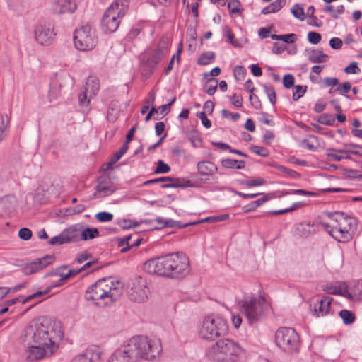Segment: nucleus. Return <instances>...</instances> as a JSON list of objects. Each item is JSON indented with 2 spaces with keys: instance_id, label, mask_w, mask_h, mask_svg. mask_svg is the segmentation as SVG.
Listing matches in <instances>:
<instances>
[{
  "instance_id": "obj_8",
  "label": "nucleus",
  "mask_w": 362,
  "mask_h": 362,
  "mask_svg": "<svg viewBox=\"0 0 362 362\" xmlns=\"http://www.w3.org/2000/svg\"><path fill=\"white\" fill-rule=\"evenodd\" d=\"M240 313L244 315L250 323L258 322L263 317L267 308V303L264 296L245 298L238 303Z\"/></svg>"
},
{
  "instance_id": "obj_31",
  "label": "nucleus",
  "mask_w": 362,
  "mask_h": 362,
  "mask_svg": "<svg viewBox=\"0 0 362 362\" xmlns=\"http://www.w3.org/2000/svg\"><path fill=\"white\" fill-rule=\"evenodd\" d=\"M61 84L58 83L56 81L52 83L48 93V97L50 102L57 100L61 95Z\"/></svg>"
},
{
  "instance_id": "obj_4",
  "label": "nucleus",
  "mask_w": 362,
  "mask_h": 362,
  "mask_svg": "<svg viewBox=\"0 0 362 362\" xmlns=\"http://www.w3.org/2000/svg\"><path fill=\"white\" fill-rule=\"evenodd\" d=\"M320 224L336 240L346 243L352 238V233L356 226V220L343 212H327L326 219L321 221Z\"/></svg>"
},
{
  "instance_id": "obj_45",
  "label": "nucleus",
  "mask_w": 362,
  "mask_h": 362,
  "mask_svg": "<svg viewBox=\"0 0 362 362\" xmlns=\"http://www.w3.org/2000/svg\"><path fill=\"white\" fill-rule=\"evenodd\" d=\"M266 181L260 177L252 180H245L241 182V184L248 187L260 186L265 184Z\"/></svg>"
},
{
  "instance_id": "obj_54",
  "label": "nucleus",
  "mask_w": 362,
  "mask_h": 362,
  "mask_svg": "<svg viewBox=\"0 0 362 362\" xmlns=\"http://www.w3.org/2000/svg\"><path fill=\"white\" fill-rule=\"evenodd\" d=\"M321 39V35L318 33L311 31L308 33V40L311 44L317 45L320 42Z\"/></svg>"
},
{
  "instance_id": "obj_62",
  "label": "nucleus",
  "mask_w": 362,
  "mask_h": 362,
  "mask_svg": "<svg viewBox=\"0 0 362 362\" xmlns=\"http://www.w3.org/2000/svg\"><path fill=\"white\" fill-rule=\"evenodd\" d=\"M88 97H89V93L84 89V91L78 95V103L81 106H88L90 102Z\"/></svg>"
},
{
  "instance_id": "obj_52",
  "label": "nucleus",
  "mask_w": 362,
  "mask_h": 362,
  "mask_svg": "<svg viewBox=\"0 0 362 362\" xmlns=\"http://www.w3.org/2000/svg\"><path fill=\"white\" fill-rule=\"evenodd\" d=\"M95 218L100 222H107L110 221L113 218V215L111 213L103 211L99 212L95 215Z\"/></svg>"
},
{
  "instance_id": "obj_34",
  "label": "nucleus",
  "mask_w": 362,
  "mask_h": 362,
  "mask_svg": "<svg viewBox=\"0 0 362 362\" xmlns=\"http://www.w3.org/2000/svg\"><path fill=\"white\" fill-rule=\"evenodd\" d=\"M170 180L163 181L165 182L161 185L162 188H168V187H188L190 186L189 185V181H187L186 184H181L180 180L179 178H173L170 177Z\"/></svg>"
},
{
  "instance_id": "obj_10",
  "label": "nucleus",
  "mask_w": 362,
  "mask_h": 362,
  "mask_svg": "<svg viewBox=\"0 0 362 362\" xmlns=\"http://www.w3.org/2000/svg\"><path fill=\"white\" fill-rule=\"evenodd\" d=\"M275 341L280 349L288 353L296 352L300 347L299 335L293 328H279L275 333Z\"/></svg>"
},
{
  "instance_id": "obj_47",
  "label": "nucleus",
  "mask_w": 362,
  "mask_h": 362,
  "mask_svg": "<svg viewBox=\"0 0 362 362\" xmlns=\"http://www.w3.org/2000/svg\"><path fill=\"white\" fill-rule=\"evenodd\" d=\"M264 90L272 105L276 103V95L274 88L272 86H263Z\"/></svg>"
},
{
  "instance_id": "obj_46",
  "label": "nucleus",
  "mask_w": 362,
  "mask_h": 362,
  "mask_svg": "<svg viewBox=\"0 0 362 362\" xmlns=\"http://www.w3.org/2000/svg\"><path fill=\"white\" fill-rule=\"evenodd\" d=\"M307 86L298 85L294 87L292 98L294 101H297L306 92Z\"/></svg>"
},
{
  "instance_id": "obj_53",
  "label": "nucleus",
  "mask_w": 362,
  "mask_h": 362,
  "mask_svg": "<svg viewBox=\"0 0 362 362\" xmlns=\"http://www.w3.org/2000/svg\"><path fill=\"white\" fill-rule=\"evenodd\" d=\"M286 3V0H276L269 4L272 13L278 12Z\"/></svg>"
},
{
  "instance_id": "obj_40",
  "label": "nucleus",
  "mask_w": 362,
  "mask_h": 362,
  "mask_svg": "<svg viewBox=\"0 0 362 362\" xmlns=\"http://www.w3.org/2000/svg\"><path fill=\"white\" fill-rule=\"evenodd\" d=\"M339 315L345 325H350L353 323L355 320L354 314L348 310H341L339 313Z\"/></svg>"
},
{
  "instance_id": "obj_32",
  "label": "nucleus",
  "mask_w": 362,
  "mask_h": 362,
  "mask_svg": "<svg viewBox=\"0 0 362 362\" xmlns=\"http://www.w3.org/2000/svg\"><path fill=\"white\" fill-rule=\"evenodd\" d=\"M128 148L129 146H127V144H123L119 151L115 152L112 157L110 158V161L107 163V165L111 166L116 163L126 153Z\"/></svg>"
},
{
  "instance_id": "obj_59",
  "label": "nucleus",
  "mask_w": 362,
  "mask_h": 362,
  "mask_svg": "<svg viewBox=\"0 0 362 362\" xmlns=\"http://www.w3.org/2000/svg\"><path fill=\"white\" fill-rule=\"evenodd\" d=\"M344 71L346 74H358L361 69L358 68L357 63L353 62L349 66H346Z\"/></svg>"
},
{
  "instance_id": "obj_20",
  "label": "nucleus",
  "mask_w": 362,
  "mask_h": 362,
  "mask_svg": "<svg viewBox=\"0 0 362 362\" xmlns=\"http://www.w3.org/2000/svg\"><path fill=\"white\" fill-rule=\"evenodd\" d=\"M116 188L112 185L109 179L105 177L98 178V185L95 187L96 192L102 197L112 194Z\"/></svg>"
},
{
  "instance_id": "obj_58",
  "label": "nucleus",
  "mask_w": 362,
  "mask_h": 362,
  "mask_svg": "<svg viewBox=\"0 0 362 362\" xmlns=\"http://www.w3.org/2000/svg\"><path fill=\"white\" fill-rule=\"evenodd\" d=\"M18 236L24 240H28L32 237V231L27 228H21L18 231Z\"/></svg>"
},
{
  "instance_id": "obj_11",
  "label": "nucleus",
  "mask_w": 362,
  "mask_h": 362,
  "mask_svg": "<svg viewBox=\"0 0 362 362\" xmlns=\"http://www.w3.org/2000/svg\"><path fill=\"white\" fill-rule=\"evenodd\" d=\"M170 254H169L145 262L143 269L148 274L170 279Z\"/></svg>"
},
{
  "instance_id": "obj_3",
  "label": "nucleus",
  "mask_w": 362,
  "mask_h": 362,
  "mask_svg": "<svg viewBox=\"0 0 362 362\" xmlns=\"http://www.w3.org/2000/svg\"><path fill=\"white\" fill-rule=\"evenodd\" d=\"M123 293V286L119 281L104 278L91 285L86 291L85 299L95 305L103 308L110 305Z\"/></svg>"
},
{
  "instance_id": "obj_28",
  "label": "nucleus",
  "mask_w": 362,
  "mask_h": 362,
  "mask_svg": "<svg viewBox=\"0 0 362 362\" xmlns=\"http://www.w3.org/2000/svg\"><path fill=\"white\" fill-rule=\"evenodd\" d=\"M100 88V84L98 80L95 77H89L84 86V89L86 92L89 93V98L93 95H95L98 91Z\"/></svg>"
},
{
  "instance_id": "obj_51",
  "label": "nucleus",
  "mask_w": 362,
  "mask_h": 362,
  "mask_svg": "<svg viewBox=\"0 0 362 362\" xmlns=\"http://www.w3.org/2000/svg\"><path fill=\"white\" fill-rule=\"evenodd\" d=\"M277 169L279 172L286 174L288 176L293 177V178H299L300 177V175L291 169H288L283 165H279L277 167Z\"/></svg>"
},
{
  "instance_id": "obj_44",
  "label": "nucleus",
  "mask_w": 362,
  "mask_h": 362,
  "mask_svg": "<svg viewBox=\"0 0 362 362\" xmlns=\"http://www.w3.org/2000/svg\"><path fill=\"white\" fill-rule=\"evenodd\" d=\"M304 204L303 202H296V203H294L291 207L289 208H287V209H281V210H275V211H270L269 213L271 214H273V215H280V214H286V213H288V212H291L293 211H295L299 208H300L301 206H303Z\"/></svg>"
},
{
  "instance_id": "obj_17",
  "label": "nucleus",
  "mask_w": 362,
  "mask_h": 362,
  "mask_svg": "<svg viewBox=\"0 0 362 362\" xmlns=\"http://www.w3.org/2000/svg\"><path fill=\"white\" fill-rule=\"evenodd\" d=\"M79 0H57L53 6V12L56 14L74 13Z\"/></svg>"
},
{
  "instance_id": "obj_24",
  "label": "nucleus",
  "mask_w": 362,
  "mask_h": 362,
  "mask_svg": "<svg viewBox=\"0 0 362 362\" xmlns=\"http://www.w3.org/2000/svg\"><path fill=\"white\" fill-rule=\"evenodd\" d=\"M197 170L201 175L210 176L218 170V168L210 161H200L197 163Z\"/></svg>"
},
{
  "instance_id": "obj_63",
  "label": "nucleus",
  "mask_w": 362,
  "mask_h": 362,
  "mask_svg": "<svg viewBox=\"0 0 362 362\" xmlns=\"http://www.w3.org/2000/svg\"><path fill=\"white\" fill-rule=\"evenodd\" d=\"M249 99L250 100L252 106L254 108H255L257 110H259L261 108L262 104H261V102L257 95L252 93V94H250Z\"/></svg>"
},
{
  "instance_id": "obj_21",
  "label": "nucleus",
  "mask_w": 362,
  "mask_h": 362,
  "mask_svg": "<svg viewBox=\"0 0 362 362\" xmlns=\"http://www.w3.org/2000/svg\"><path fill=\"white\" fill-rule=\"evenodd\" d=\"M102 352L98 346H90L86 349V351L77 355L81 357L84 362H100Z\"/></svg>"
},
{
  "instance_id": "obj_37",
  "label": "nucleus",
  "mask_w": 362,
  "mask_h": 362,
  "mask_svg": "<svg viewBox=\"0 0 362 362\" xmlns=\"http://www.w3.org/2000/svg\"><path fill=\"white\" fill-rule=\"evenodd\" d=\"M215 58V54L213 52H207L201 54L197 60V63L200 65L205 66L212 62Z\"/></svg>"
},
{
  "instance_id": "obj_38",
  "label": "nucleus",
  "mask_w": 362,
  "mask_h": 362,
  "mask_svg": "<svg viewBox=\"0 0 362 362\" xmlns=\"http://www.w3.org/2000/svg\"><path fill=\"white\" fill-rule=\"evenodd\" d=\"M332 151H336L338 153H327V158L331 160H335V161H340L344 158H349V156H348V151H344V150H334L332 149Z\"/></svg>"
},
{
  "instance_id": "obj_43",
  "label": "nucleus",
  "mask_w": 362,
  "mask_h": 362,
  "mask_svg": "<svg viewBox=\"0 0 362 362\" xmlns=\"http://www.w3.org/2000/svg\"><path fill=\"white\" fill-rule=\"evenodd\" d=\"M218 81L215 78L208 79L205 84V91L209 95L214 94L217 89Z\"/></svg>"
},
{
  "instance_id": "obj_15",
  "label": "nucleus",
  "mask_w": 362,
  "mask_h": 362,
  "mask_svg": "<svg viewBox=\"0 0 362 362\" xmlns=\"http://www.w3.org/2000/svg\"><path fill=\"white\" fill-rule=\"evenodd\" d=\"M54 259V257L53 256L48 255L40 259H36L26 264L23 268V272L27 275L36 273L50 264Z\"/></svg>"
},
{
  "instance_id": "obj_30",
  "label": "nucleus",
  "mask_w": 362,
  "mask_h": 362,
  "mask_svg": "<svg viewBox=\"0 0 362 362\" xmlns=\"http://www.w3.org/2000/svg\"><path fill=\"white\" fill-rule=\"evenodd\" d=\"M9 119L6 114L0 113V141L4 139L8 132Z\"/></svg>"
},
{
  "instance_id": "obj_64",
  "label": "nucleus",
  "mask_w": 362,
  "mask_h": 362,
  "mask_svg": "<svg viewBox=\"0 0 362 362\" xmlns=\"http://www.w3.org/2000/svg\"><path fill=\"white\" fill-rule=\"evenodd\" d=\"M342 40L338 37L331 38L329 45L334 49H339L342 47Z\"/></svg>"
},
{
  "instance_id": "obj_48",
  "label": "nucleus",
  "mask_w": 362,
  "mask_h": 362,
  "mask_svg": "<svg viewBox=\"0 0 362 362\" xmlns=\"http://www.w3.org/2000/svg\"><path fill=\"white\" fill-rule=\"evenodd\" d=\"M317 121L320 124L332 126L335 122V118L331 115L323 114L319 117Z\"/></svg>"
},
{
  "instance_id": "obj_60",
  "label": "nucleus",
  "mask_w": 362,
  "mask_h": 362,
  "mask_svg": "<svg viewBox=\"0 0 362 362\" xmlns=\"http://www.w3.org/2000/svg\"><path fill=\"white\" fill-rule=\"evenodd\" d=\"M294 77L291 74H286L283 78V84L286 88H290L294 85Z\"/></svg>"
},
{
  "instance_id": "obj_1",
  "label": "nucleus",
  "mask_w": 362,
  "mask_h": 362,
  "mask_svg": "<svg viewBox=\"0 0 362 362\" xmlns=\"http://www.w3.org/2000/svg\"><path fill=\"white\" fill-rule=\"evenodd\" d=\"M54 322L45 316L33 320L23 330L21 340L26 347V358L35 361L51 356L58 349L53 341Z\"/></svg>"
},
{
  "instance_id": "obj_29",
  "label": "nucleus",
  "mask_w": 362,
  "mask_h": 362,
  "mask_svg": "<svg viewBox=\"0 0 362 362\" xmlns=\"http://www.w3.org/2000/svg\"><path fill=\"white\" fill-rule=\"evenodd\" d=\"M221 165L225 168L229 169H244L245 167V163L243 160H238L234 159H223L221 162Z\"/></svg>"
},
{
  "instance_id": "obj_23",
  "label": "nucleus",
  "mask_w": 362,
  "mask_h": 362,
  "mask_svg": "<svg viewBox=\"0 0 362 362\" xmlns=\"http://www.w3.org/2000/svg\"><path fill=\"white\" fill-rule=\"evenodd\" d=\"M17 200L14 196H6L0 199V213L9 214L14 210Z\"/></svg>"
},
{
  "instance_id": "obj_16",
  "label": "nucleus",
  "mask_w": 362,
  "mask_h": 362,
  "mask_svg": "<svg viewBox=\"0 0 362 362\" xmlns=\"http://www.w3.org/2000/svg\"><path fill=\"white\" fill-rule=\"evenodd\" d=\"M72 230H75L74 242L78 240H91L99 236V231L96 228H83L79 225H74L72 226Z\"/></svg>"
},
{
  "instance_id": "obj_7",
  "label": "nucleus",
  "mask_w": 362,
  "mask_h": 362,
  "mask_svg": "<svg viewBox=\"0 0 362 362\" xmlns=\"http://www.w3.org/2000/svg\"><path fill=\"white\" fill-rule=\"evenodd\" d=\"M129 0H115L103 14L101 26L105 32H115L125 15Z\"/></svg>"
},
{
  "instance_id": "obj_27",
  "label": "nucleus",
  "mask_w": 362,
  "mask_h": 362,
  "mask_svg": "<svg viewBox=\"0 0 362 362\" xmlns=\"http://www.w3.org/2000/svg\"><path fill=\"white\" fill-rule=\"evenodd\" d=\"M329 56L320 49L311 50L308 57V61L315 64L326 62Z\"/></svg>"
},
{
  "instance_id": "obj_19",
  "label": "nucleus",
  "mask_w": 362,
  "mask_h": 362,
  "mask_svg": "<svg viewBox=\"0 0 362 362\" xmlns=\"http://www.w3.org/2000/svg\"><path fill=\"white\" fill-rule=\"evenodd\" d=\"M332 298L328 296L322 297L314 305L313 315L317 317H323L327 315L330 310V305Z\"/></svg>"
},
{
  "instance_id": "obj_39",
  "label": "nucleus",
  "mask_w": 362,
  "mask_h": 362,
  "mask_svg": "<svg viewBox=\"0 0 362 362\" xmlns=\"http://www.w3.org/2000/svg\"><path fill=\"white\" fill-rule=\"evenodd\" d=\"M268 200V198L267 197H264L262 199L255 200L250 203L249 204H247L243 207V210L245 212H250L255 210L257 207H259L260 205H262L263 203L267 202Z\"/></svg>"
},
{
  "instance_id": "obj_57",
  "label": "nucleus",
  "mask_w": 362,
  "mask_h": 362,
  "mask_svg": "<svg viewBox=\"0 0 362 362\" xmlns=\"http://www.w3.org/2000/svg\"><path fill=\"white\" fill-rule=\"evenodd\" d=\"M251 151L262 157H267L269 156V151L267 148L258 146H254L251 147Z\"/></svg>"
},
{
  "instance_id": "obj_18",
  "label": "nucleus",
  "mask_w": 362,
  "mask_h": 362,
  "mask_svg": "<svg viewBox=\"0 0 362 362\" xmlns=\"http://www.w3.org/2000/svg\"><path fill=\"white\" fill-rule=\"evenodd\" d=\"M75 230L72 226L64 230L59 235L52 238L49 242L51 245H61L74 242Z\"/></svg>"
},
{
  "instance_id": "obj_41",
  "label": "nucleus",
  "mask_w": 362,
  "mask_h": 362,
  "mask_svg": "<svg viewBox=\"0 0 362 362\" xmlns=\"http://www.w3.org/2000/svg\"><path fill=\"white\" fill-rule=\"evenodd\" d=\"M155 221L159 225V226H153L154 229H160L164 227H174L177 226V222L172 219L164 220L162 218L158 217L155 220Z\"/></svg>"
},
{
  "instance_id": "obj_49",
  "label": "nucleus",
  "mask_w": 362,
  "mask_h": 362,
  "mask_svg": "<svg viewBox=\"0 0 362 362\" xmlns=\"http://www.w3.org/2000/svg\"><path fill=\"white\" fill-rule=\"evenodd\" d=\"M80 272H81L80 269H71L66 274H60V279L58 280L57 283H56L55 284L57 285V286H60L62 285V282L64 280H66L71 276L77 275Z\"/></svg>"
},
{
  "instance_id": "obj_35",
  "label": "nucleus",
  "mask_w": 362,
  "mask_h": 362,
  "mask_svg": "<svg viewBox=\"0 0 362 362\" xmlns=\"http://www.w3.org/2000/svg\"><path fill=\"white\" fill-rule=\"evenodd\" d=\"M291 13L293 15V16L301 21H303L305 18V13L304 11V8L303 6L299 4H296L291 8Z\"/></svg>"
},
{
  "instance_id": "obj_14",
  "label": "nucleus",
  "mask_w": 362,
  "mask_h": 362,
  "mask_svg": "<svg viewBox=\"0 0 362 362\" xmlns=\"http://www.w3.org/2000/svg\"><path fill=\"white\" fill-rule=\"evenodd\" d=\"M35 37L37 42L43 46L50 45L54 40L56 33L54 26L49 23L37 25L35 28Z\"/></svg>"
},
{
  "instance_id": "obj_6",
  "label": "nucleus",
  "mask_w": 362,
  "mask_h": 362,
  "mask_svg": "<svg viewBox=\"0 0 362 362\" xmlns=\"http://www.w3.org/2000/svg\"><path fill=\"white\" fill-rule=\"evenodd\" d=\"M227 322L220 316L209 315L204 318L199 329V337L206 341H214L228 333Z\"/></svg>"
},
{
  "instance_id": "obj_22",
  "label": "nucleus",
  "mask_w": 362,
  "mask_h": 362,
  "mask_svg": "<svg viewBox=\"0 0 362 362\" xmlns=\"http://www.w3.org/2000/svg\"><path fill=\"white\" fill-rule=\"evenodd\" d=\"M323 290L329 294L341 295L351 297L350 294L347 295V289L344 283L335 282L328 284L325 286Z\"/></svg>"
},
{
  "instance_id": "obj_26",
  "label": "nucleus",
  "mask_w": 362,
  "mask_h": 362,
  "mask_svg": "<svg viewBox=\"0 0 362 362\" xmlns=\"http://www.w3.org/2000/svg\"><path fill=\"white\" fill-rule=\"evenodd\" d=\"M296 230L299 235L308 237L315 232V228L314 223H311L310 221H305L296 226Z\"/></svg>"
},
{
  "instance_id": "obj_33",
  "label": "nucleus",
  "mask_w": 362,
  "mask_h": 362,
  "mask_svg": "<svg viewBox=\"0 0 362 362\" xmlns=\"http://www.w3.org/2000/svg\"><path fill=\"white\" fill-rule=\"evenodd\" d=\"M119 105L118 103V101L114 100L112 101L109 105V110H108V115L107 118L108 119L115 120L117 117L119 115Z\"/></svg>"
},
{
  "instance_id": "obj_42",
  "label": "nucleus",
  "mask_w": 362,
  "mask_h": 362,
  "mask_svg": "<svg viewBox=\"0 0 362 362\" xmlns=\"http://www.w3.org/2000/svg\"><path fill=\"white\" fill-rule=\"evenodd\" d=\"M228 8L232 14H240L243 11L241 4L238 0H230Z\"/></svg>"
},
{
  "instance_id": "obj_9",
  "label": "nucleus",
  "mask_w": 362,
  "mask_h": 362,
  "mask_svg": "<svg viewBox=\"0 0 362 362\" xmlns=\"http://www.w3.org/2000/svg\"><path fill=\"white\" fill-rule=\"evenodd\" d=\"M74 45L80 51L87 52L94 49L98 43L95 30L88 24L82 25L74 33Z\"/></svg>"
},
{
  "instance_id": "obj_2",
  "label": "nucleus",
  "mask_w": 362,
  "mask_h": 362,
  "mask_svg": "<svg viewBox=\"0 0 362 362\" xmlns=\"http://www.w3.org/2000/svg\"><path fill=\"white\" fill-rule=\"evenodd\" d=\"M162 352L159 339L138 335L125 340L109 357L107 362L153 361Z\"/></svg>"
},
{
  "instance_id": "obj_61",
  "label": "nucleus",
  "mask_w": 362,
  "mask_h": 362,
  "mask_svg": "<svg viewBox=\"0 0 362 362\" xmlns=\"http://www.w3.org/2000/svg\"><path fill=\"white\" fill-rule=\"evenodd\" d=\"M197 116L201 119L202 123L204 127H205L207 129H209L211 127V122L207 118L205 112H197Z\"/></svg>"
},
{
  "instance_id": "obj_36",
  "label": "nucleus",
  "mask_w": 362,
  "mask_h": 362,
  "mask_svg": "<svg viewBox=\"0 0 362 362\" xmlns=\"http://www.w3.org/2000/svg\"><path fill=\"white\" fill-rule=\"evenodd\" d=\"M57 287V285L55 284H52L47 286L44 291H37L35 293H33L32 295H30L29 296L26 297L23 300V303H25L30 300H31L33 298H40L42 297L44 295H46L50 292L52 288Z\"/></svg>"
},
{
  "instance_id": "obj_13",
  "label": "nucleus",
  "mask_w": 362,
  "mask_h": 362,
  "mask_svg": "<svg viewBox=\"0 0 362 362\" xmlns=\"http://www.w3.org/2000/svg\"><path fill=\"white\" fill-rule=\"evenodd\" d=\"M170 279H182L191 271L189 257L183 252L170 254Z\"/></svg>"
},
{
  "instance_id": "obj_12",
  "label": "nucleus",
  "mask_w": 362,
  "mask_h": 362,
  "mask_svg": "<svg viewBox=\"0 0 362 362\" xmlns=\"http://www.w3.org/2000/svg\"><path fill=\"white\" fill-rule=\"evenodd\" d=\"M149 289L145 278L138 276L132 278L127 284V294L134 302L141 303L148 298Z\"/></svg>"
},
{
  "instance_id": "obj_55",
  "label": "nucleus",
  "mask_w": 362,
  "mask_h": 362,
  "mask_svg": "<svg viewBox=\"0 0 362 362\" xmlns=\"http://www.w3.org/2000/svg\"><path fill=\"white\" fill-rule=\"evenodd\" d=\"M170 170V166L165 163L163 160H159L158 161V166L155 170L156 174L167 173Z\"/></svg>"
},
{
  "instance_id": "obj_56",
  "label": "nucleus",
  "mask_w": 362,
  "mask_h": 362,
  "mask_svg": "<svg viewBox=\"0 0 362 362\" xmlns=\"http://www.w3.org/2000/svg\"><path fill=\"white\" fill-rule=\"evenodd\" d=\"M234 76L238 80H242L246 75V69L242 66H236L233 70Z\"/></svg>"
},
{
  "instance_id": "obj_5",
  "label": "nucleus",
  "mask_w": 362,
  "mask_h": 362,
  "mask_svg": "<svg viewBox=\"0 0 362 362\" xmlns=\"http://www.w3.org/2000/svg\"><path fill=\"white\" fill-rule=\"evenodd\" d=\"M244 355L241 345L229 338L218 340L206 352L208 359L214 362H238Z\"/></svg>"
},
{
  "instance_id": "obj_50",
  "label": "nucleus",
  "mask_w": 362,
  "mask_h": 362,
  "mask_svg": "<svg viewBox=\"0 0 362 362\" xmlns=\"http://www.w3.org/2000/svg\"><path fill=\"white\" fill-rule=\"evenodd\" d=\"M189 139L194 148L202 146V139L197 132H192L189 134Z\"/></svg>"
},
{
  "instance_id": "obj_25",
  "label": "nucleus",
  "mask_w": 362,
  "mask_h": 362,
  "mask_svg": "<svg viewBox=\"0 0 362 362\" xmlns=\"http://www.w3.org/2000/svg\"><path fill=\"white\" fill-rule=\"evenodd\" d=\"M168 51L165 45L163 46L159 45L158 49L154 52L153 55L149 59V65L151 69H153L166 55Z\"/></svg>"
}]
</instances>
